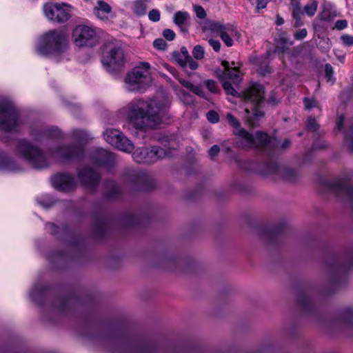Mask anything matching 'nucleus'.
<instances>
[{
    "label": "nucleus",
    "instance_id": "nucleus-45",
    "mask_svg": "<svg viewBox=\"0 0 353 353\" xmlns=\"http://www.w3.org/2000/svg\"><path fill=\"white\" fill-rule=\"evenodd\" d=\"M163 36L168 41H172L175 38V33L171 29H165L163 32Z\"/></svg>",
    "mask_w": 353,
    "mask_h": 353
},
{
    "label": "nucleus",
    "instance_id": "nucleus-18",
    "mask_svg": "<svg viewBox=\"0 0 353 353\" xmlns=\"http://www.w3.org/2000/svg\"><path fill=\"white\" fill-rule=\"evenodd\" d=\"M235 134L239 137L237 142L239 147L250 148L254 145V137L244 129H239L236 131Z\"/></svg>",
    "mask_w": 353,
    "mask_h": 353
},
{
    "label": "nucleus",
    "instance_id": "nucleus-19",
    "mask_svg": "<svg viewBox=\"0 0 353 353\" xmlns=\"http://www.w3.org/2000/svg\"><path fill=\"white\" fill-rule=\"evenodd\" d=\"M123 180L126 185L136 188L143 181V177L139 172L130 170L124 174Z\"/></svg>",
    "mask_w": 353,
    "mask_h": 353
},
{
    "label": "nucleus",
    "instance_id": "nucleus-2",
    "mask_svg": "<svg viewBox=\"0 0 353 353\" xmlns=\"http://www.w3.org/2000/svg\"><path fill=\"white\" fill-rule=\"evenodd\" d=\"M264 88L263 85L256 83L248 87L243 93V97L245 102H250L253 105L252 112L248 108L245 109L244 120L250 127H255L259 121L263 117L264 112L261 110V103L264 99Z\"/></svg>",
    "mask_w": 353,
    "mask_h": 353
},
{
    "label": "nucleus",
    "instance_id": "nucleus-36",
    "mask_svg": "<svg viewBox=\"0 0 353 353\" xmlns=\"http://www.w3.org/2000/svg\"><path fill=\"white\" fill-rule=\"evenodd\" d=\"M319 128L318 123L316 119L312 117H310L307 119V128L309 131L315 132Z\"/></svg>",
    "mask_w": 353,
    "mask_h": 353
},
{
    "label": "nucleus",
    "instance_id": "nucleus-54",
    "mask_svg": "<svg viewBox=\"0 0 353 353\" xmlns=\"http://www.w3.org/2000/svg\"><path fill=\"white\" fill-rule=\"evenodd\" d=\"M347 26V22L346 20H338L335 23V28L337 30H343L345 29Z\"/></svg>",
    "mask_w": 353,
    "mask_h": 353
},
{
    "label": "nucleus",
    "instance_id": "nucleus-1",
    "mask_svg": "<svg viewBox=\"0 0 353 353\" xmlns=\"http://www.w3.org/2000/svg\"><path fill=\"white\" fill-rule=\"evenodd\" d=\"M168 105V102L155 99H137L130 102L123 110L133 127L145 131L156 128L162 122V115Z\"/></svg>",
    "mask_w": 353,
    "mask_h": 353
},
{
    "label": "nucleus",
    "instance_id": "nucleus-50",
    "mask_svg": "<svg viewBox=\"0 0 353 353\" xmlns=\"http://www.w3.org/2000/svg\"><path fill=\"white\" fill-rule=\"evenodd\" d=\"M220 152V147L217 145H214L209 150L208 153L212 159L214 158Z\"/></svg>",
    "mask_w": 353,
    "mask_h": 353
},
{
    "label": "nucleus",
    "instance_id": "nucleus-44",
    "mask_svg": "<svg viewBox=\"0 0 353 353\" xmlns=\"http://www.w3.org/2000/svg\"><path fill=\"white\" fill-rule=\"evenodd\" d=\"M194 10L199 19H204L206 17V12L202 6L195 5L194 6Z\"/></svg>",
    "mask_w": 353,
    "mask_h": 353
},
{
    "label": "nucleus",
    "instance_id": "nucleus-15",
    "mask_svg": "<svg viewBox=\"0 0 353 353\" xmlns=\"http://www.w3.org/2000/svg\"><path fill=\"white\" fill-rule=\"evenodd\" d=\"M332 190L341 197L353 201V188L345 180H339L332 184Z\"/></svg>",
    "mask_w": 353,
    "mask_h": 353
},
{
    "label": "nucleus",
    "instance_id": "nucleus-55",
    "mask_svg": "<svg viewBox=\"0 0 353 353\" xmlns=\"http://www.w3.org/2000/svg\"><path fill=\"white\" fill-rule=\"evenodd\" d=\"M4 168L7 170H11V171H14V170H17V168H16L15 165L14 164V163L12 161H11L10 160H8L3 165Z\"/></svg>",
    "mask_w": 353,
    "mask_h": 353
},
{
    "label": "nucleus",
    "instance_id": "nucleus-41",
    "mask_svg": "<svg viewBox=\"0 0 353 353\" xmlns=\"http://www.w3.org/2000/svg\"><path fill=\"white\" fill-rule=\"evenodd\" d=\"M148 18L150 21L157 22L160 20V12L159 10L153 9L148 13Z\"/></svg>",
    "mask_w": 353,
    "mask_h": 353
},
{
    "label": "nucleus",
    "instance_id": "nucleus-42",
    "mask_svg": "<svg viewBox=\"0 0 353 353\" xmlns=\"http://www.w3.org/2000/svg\"><path fill=\"white\" fill-rule=\"evenodd\" d=\"M153 46L158 50H165L167 47L166 42L162 39H157L154 41Z\"/></svg>",
    "mask_w": 353,
    "mask_h": 353
},
{
    "label": "nucleus",
    "instance_id": "nucleus-43",
    "mask_svg": "<svg viewBox=\"0 0 353 353\" xmlns=\"http://www.w3.org/2000/svg\"><path fill=\"white\" fill-rule=\"evenodd\" d=\"M174 57L179 65L182 68L187 67V59L185 57L174 53Z\"/></svg>",
    "mask_w": 353,
    "mask_h": 353
},
{
    "label": "nucleus",
    "instance_id": "nucleus-59",
    "mask_svg": "<svg viewBox=\"0 0 353 353\" xmlns=\"http://www.w3.org/2000/svg\"><path fill=\"white\" fill-rule=\"evenodd\" d=\"M179 82L186 88L190 89V88L192 85V83L188 81H186L185 79H179Z\"/></svg>",
    "mask_w": 353,
    "mask_h": 353
},
{
    "label": "nucleus",
    "instance_id": "nucleus-27",
    "mask_svg": "<svg viewBox=\"0 0 353 353\" xmlns=\"http://www.w3.org/2000/svg\"><path fill=\"white\" fill-rule=\"evenodd\" d=\"M225 76L232 80L234 83H239L241 80V72L236 67H233L231 70H229V72H228Z\"/></svg>",
    "mask_w": 353,
    "mask_h": 353
},
{
    "label": "nucleus",
    "instance_id": "nucleus-38",
    "mask_svg": "<svg viewBox=\"0 0 353 353\" xmlns=\"http://www.w3.org/2000/svg\"><path fill=\"white\" fill-rule=\"evenodd\" d=\"M317 19L321 21H329L332 19L331 13L329 10H323L321 12H320Z\"/></svg>",
    "mask_w": 353,
    "mask_h": 353
},
{
    "label": "nucleus",
    "instance_id": "nucleus-48",
    "mask_svg": "<svg viewBox=\"0 0 353 353\" xmlns=\"http://www.w3.org/2000/svg\"><path fill=\"white\" fill-rule=\"evenodd\" d=\"M208 43L215 52H219L221 49V43L219 41L210 39L208 40Z\"/></svg>",
    "mask_w": 353,
    "mask_h": 353
},
{
    "label": "nucleus",
    "instance_id": "nucleus-49",
    "mask_svg": "<svg viewBox=\"0 0 353 353\" xmlns=\"http://www.w3.org/2000/svg\"><path fill=\"white\" fill-rule=\"evenodd\" d=\"M345 318L348 323H353V309L348 308L345 310Z\"/></svg>",
    "mask_w": 353,
    "mask_h": 353
},
{
    "label": "nucleus",
    "instance_id": "nucleus-33",
    "mask_svg": "<svg viewBox=\"0 0 353 353\" xmlns=\"http://www.w3.org/2000/svg\"><path fill=\"white\" fill-rule=\"evenodd\" d=\"M204 48L200 45L194 46L192 50L193 57L197 60L202 59L204 57Z\"/></svg>",
    "mask_w": 353,
    "mask_h": 353
},
{
    "label": "nucleus",
    "instance_id": "nucleus-22",
    "mask_svg": "<svg viewBox=\"0 0 353 353\" xmlns=\"http://www.w3.org/2000/svg\"><path fill=\"white\" fill-rule=\"evenodd\" d=\"M111 12V7L107 3L99 1L97 6L94 8V14L99 19H107V15Z\"/></svg>",
    "mask_w": 353,
    "mask_h": 353
},
{
    "label": "nucleus",
    "instance_id": "nucleus-61",
    "mask_svg": "<svg viewBox=\"0 0 353 353\" xmlns=\"http://www.w3.org/2000/svg\"><path fill=\"white\" fill-rule=\"evenodd\" d=\"M284 23V20L283 19L279 16V15H277L276 16V23L277 26H281L282 24H283Z\"/></svg>",
    "mask_w": 353,
    "mask_h": 353
},
{
    "label": "nucleus",
    "instance_id": "nucleus-9",
    "mask_svg": "<svg viewBox=\"0 0 353 353\" xmlns=\"http://www.w3.org/2000/svg\"><path fill=\"white\" fill-rule=\"evenodd\" d=\"M72 38L77 46L92 47L97 43V36L95 30L88 26L79 25L72 31Z\"/></svg>",
    "mask_w": 353,
    "mask_h": 353
},
{
    "label": "nucleus",
    "instance_id": "nucleus-6",
    "mask_svg": "<svg viewBox=\"0 0 353 353\" xmlns=\"http://www.w3.org/2000/svg\"><path fill=\"white\" fill-rule=\"evenodd\" d=\"M17 152L34 168H44L48 165L43 150L26 139L18 142Z\"/></svg>",
    "mask_w": 353,
    "mask_h": 353
},
{
    "label": "nucleus",
    "instance_id": "nucleus-28",
    "mask_svg": "<svg viewBox=\"0 0 353 353\" xmlns=\"http://www.w3.org/2000/svg\"><path fill=\"white\" fill-rule=\"evenodd\" d=\"M283 178L288 182H294L298 179V174L293 170L285 169L282 171Z\"/></svg>",
    "mask_w": 353,
    "mask_h": 353
},
{
    "label": "nucleus",
    "instance_id": "nucleus-37",
    "mask_svg": "<svg viewBox=\"0 0 353 353\" xmlns=\"http://www.w3.org/2000/svg\"><path fill=\"white\" fill-rule=\"evenodd\" d=\"M303 103L306 110H310L312 108L318 106L316 101L313 98L305 97L303 99Z\"/></svg>",
    "mask_w": 353,
    "mask_h": 353
},
{
    "label": "nucleus",
    "instance_id": "nucleus-46",
    "mask_svg": "<svg viewBox=\"0 0 353 353\" xmlns=\"http://www.w3.org/2000/svg\"><path fill=\"white\" fill-rule=\"evenodd\" d=\"M307 34V31L305 28L301 29L294 33V38L297 40L303 39Z\"/></svg>",
    "mask_w": 353,
    "mask_h": 353
},
{
    "label": "nucleus",
    "instance_id": "nucleus-40",
    "mask_svg": "<svg viewBox=\"0 0 353 353\" xmlns=\"http://www.w3.org/2000/svg\"><path fill=\"white\" fill-rule=\"evenodd\" d=\"M208 120L213 123H217L219 120L218 113L214 110H210L207 114Z\"/></svg>",
    "mask_w": 353,
    "mask_h": 353
},
{
    "label": "nucleus",
    "instance_id": "nucleus-25",
    "mask_svg": "<svg viewBox=\"0 0 353 353\" xmlns=\"http://www.w3.org/2000/svg\"><path fill=\"white\" fill-rule=\"evenodd\" d=\"M146 0H136L134 1L132 11L134 14L138 16L144 15L146 12Z\"/></svg>",
    "mask_w": 353,
    "mask_h": 353
},
{
    "label": "nucleus",
    "instance_id": "nucleus-14",
    "mask_svg": "<svg viewBox=\"0 0 353 353\" xmlns=\"http://www.w3.org/2000/svg\"><path fill=\"white\" fill-rule=\"evenodd\" d=\"M52 183L56 188L64 191L71 190L75 186L74 177L68 174H57L52 178Z\"/></svg>",
    "mask_w": 353,
    "mask_h": 353
},
{
    "label": "nucleus",
    "instance_id": "nucleus-57",
    "mask_svg": "<svg viewBox=\"0 0 353 353\" xmlns=\"http://www.w3.org/2000/svg\"><path fill=\"white\" fill-rule=\"evenodd\" d=\"M270 0H257L256 8L258 10L265 8Z\"/></svg>",
    "mask_w": 353,
    "mask_h": 353
},
{
    "label": "nucleus",
    "instance_id": "nucleus-47",
    "mask_svg": "<svg viewBox=\"0 0 353 353\" xmlns=\"http://www.w3.org/2000/svg\"><path fill=\"white\" fill-rule=\"evenodd\" d=\"M190 90L192 91L193 93L197 94L199 97H201L203 98L205 97L204 92H203V89L199 86L194 85L192 84Z\"/></svg>",
    "mask_w": 353,
    "mask_h": 353
},
{
    "label": "nucleus",
    "instance_id": "nucleus-34",
    "mask_svg": "<svg viewBox=\"0 0 353 353\" xmlns=\"http://www.w3.org/2000/svg\"><path fill=\"white\" fill-rule=\"evenodd\" d=\"M222 86L228 94L238 96L237 91L233 88L230 82L227 81H223Z\"/></svg>",
    "mask_w": 353,
    "mask_h": 353
},
{
    "label": "nucleus",
    "instance_id": "nucleus-60",
    "mask_svg": "<svg viewBox=\"0 0 353 353\" xmlns=\"http://www.w3.org/2000/svg\"><path fill=\"white\" fill-rule=\"evenodd\" d=\"M222 65L225 68V73L223 74L225 76V74H227L228 72H229V70H231L232 68L229 67V63L227 61H222Z\"/></svg>",
    "mask_w": 353,
    "mask_h": 353
},
{
    "label": "nucleus",
    "instance_id": "nucleus-63",
    "mask_svg": "<svg viewBox=\"0 0 353 353\" xmlns=\"http://www.w3.org/2000/svg\"><path fill=\"white\" fill-rule=\"evenodd\" d=\"M49 227H50V230L52 232H55L56 230H57V227L53 224V223H50L48 225Z\"/></svg>",
    "mask_w": 353,
    "mask_h": 353
},
{
    "label": "nucleus",
    "instance_id": "nucleus-53",
    "mask_svg": "<svg viewBox=\"0 0 353 353\" xmlns=\"http://www.w3.org/2000/svg\"><path fill=\"white\" fill-rule=\"evenodd\" d=\"M352 136L346 137L345 143L350 150L353 152V126L351 129Z\"/></svg>",
    "mask_w": 353,
    "mask_h": 353
},
{
    "label": "nucleus",
    "instance_id": "nucleus-12",
    "mask_svg": "<svg viewBox=\"0 0 353 353\" xmlns=\"http://www.w3.org/2000/svg\"><path fill=\"white\" fill-rule=\"evenodd\" d=\"M84 150L82 146L62 145L58 148L50 150V155L59 161L79 159L83 155Z\"/></svg>",
    "mask_w": 353,
    "mask_h": 353
},
{
    "label": "nucleus",
    "instance_id": "nucleus-13",
    "mask_svg": "<svg viewBox=\"0 0 353 353\" xmlns=\"http://www.w3.org/2000/svg\"><path fill=\"white\" fill-rule=\"evenodd\" d=\"M30 134L33 139L37 141L50 139H59L61 137L60 130L55 127L36 126L30 130Z\"/></svg>",
    "mask_w": 353,
    "mask_h": 353
},
{
    "label": "nucleus",
    "instance_id": "nucleus-29",
    "mask_svg": "<svg viewBox=\"0 0 353 353\" xmlns=\"http://www.w3.org/2000/svg\"><path fill=\"white\" fill-rule=\"evenodd\" d=\"M291 5L292 6V15L293 17L303 16L300 3L296 0H292Z\"/></svg>",
    "mask_w": 353,
    "mask_h": 353
},
{
    "label": "nucleus",
    "instance_id": "nucleus-35",
    "mask_svg": "<svg viewBox=\"0 0 353 353\" xmlns=\"http://www.w3.org/2000/svg\"><path fill=\"white\" fill-rule=\"evenodd\" d=\"M325 74L327 81L332 83L334 81V78L333 77L334 70L330 64L327 63L325 65Z\"/></svg>",
    "mask_w": 353,
    "mask_h": 353
},
{
    "label": "nucleus",
    "instance_id": "nucleus-64",
    "mask_svg": "<svg viewBox=\"0 0 353 353\" xmlns=\"http://www.w3.org/2000/svg\"><path fill=\"white\" fill-rule=\"evenodd\" d=\"M290 143H291V142H290V141H289V140H285V141L283 142V144L282 147H283V148H287L288 145H290Z\"/></svg>",
    "mask_w": 353,
    "mask_h": 353
},
{
    "label": "nucleus",
    "instance_id": "nucleus-17",
    "mask_svg": "<svg viewBox=\"0 0 353 353\" xmlns=\"http://www.w3.org/2000/svg\"><path fill=\"white\" fill-rule=\"evenodd\" d=\"M227 28L230 29L229 31L225 30L219 34V37L223 41V43L228 47H232L233 46V39H239L241 37V33L237 30L236 28L232 24H227Z\"/></svg>",
    "mask_w": 353,
    "mask_h": 353
},
{
    "label": "nucleus",
    "instance_id": "nucleus-5",
    "mask_svg": "<svg viewBox=\"0 0 353 353\" xmlns=\"http://www.w3.org/2000/svg\"><path fill=\"white\" fill-rule=\"evenodd\" d=\"M67 46V35L59 30H50L41 39L37 51L43 55L62 52Z\"/></svg>",
    "mask_w": 353,
    "mask_h": 353
},
{
    "label": "nucleus",
    "instance_id": "nucleus-32",
    "mask_svg": "<svg viewBox=\"0 0 353 353\" xmlns=\"http://www.w3.org/2000/svg\"><path fill=\"white\" fill-rule=\"evenodd\" d=\"M226 119H227V121L228 122V123L232 126L234 128L236 129L237 131L241 129V123L239 121V120L235 117H234L232 114L230 113H228L227 115H226Z\"/></svg>",
    "mask_w": 353,
    "mask_h": 353
},
{
    "label": "nucleus",
    "instance_id": "nucleus-31",
    "mask_svg": "<svg viewBox=\"0 0 353 353\" xmlns=\"http://www.w3.org/2000/svg\"><path fill=\"white\" fill-rule=\"evenodd\" d=\"M203 83L210 92L215 94L219 92V87L215 81L208 79L205 81Z\"/></svg>",
    "mask_w": 353,
    "mask_h": 353
},
{
    "label": "nucleus",
    "instance_id": "nucleus-30",
    "mask_svg": "<svg viewBox=\"0 0 353 353\" xmlns=\"http://www.w3.org/2000/svg\"><path fill=\"white\" fill-rule=\"evenodd\" d=\"M317 7L318 2L316 1H313L312 3H307L305 6L304 11L308 16L312 17L316 13Z\"/></svg>",
    "mask_w": 353,
    "mask_h": 353
},
{
    "label": "nucleus",
    "instance_id": "nucleus-16",
    "mask_svg": "<svg viewBox=\"0 0 353 353\" xmlns=\"http://www.w3.org/2000/svg\"><path fill=\"white\" fill-rule=\"evenodd\" d=\"M78 176L83 185L90 188L94 186L99 179L97 172L87 168L79 171Z\"/></svg>",
    "mask_w": 353,
    "mask_h": 353
},
{
    "label": "nucleus",
    "instance_id": "nucleus-39",
    "mask_svg": "<svg viewBox=\"0 0 353 353\" xmlns=\"http://www.w3.org/2000/svg\"><path fill=\"white\" fill-rule=\"evenodd\" d=\"M319 46L325 51L329 50L331 48L330 39L327 37H322L319 43Z\"/></svg>",
    "mask_w": 353,
    "mask_h": 353
},
{
    "label": "nucleus",
    "instance_id": "nucleus-56",
    "mask_svg": "<svg viewBox=\"0 0 353 353\" xmlns=\"http://www.w3.org/2000/svg\"><path fill=\"white\" fill-rule=\"evenodd\" d=\"M302 17L303 16H299V17H293V19L294 21V26L296 28L301 26L303 23L302 21Z\"/></svg>",
    "mask_w": 353,
    "mask_h": 353
},
{
    "label": "nucleus",
    "instance_id": "nucleus-8",
    "mask_svg": "<svg viewBox=\"0 0 353 353\" xmlns=\"http://www.w3.org/2000/svg\"><path fill=\"white\" fill-rule=\"evenodd\" d=\"M19 116L14 107L8 103H0V130L11 132L19 125Z\"/></svg>",
    "mask_w": 353,
    "mask_h": 353
},
{
    "label": "nucleus",
    "instance_id": "nucleus-51",
    "mask_svg": "<svg viewBox=\"0 0 353 353\" xmlns=\"http://www.w3.org/2000/svg\"><path fill=\"white\" fill-rule=\"evenodd\" d=\"M341 39L345 45L348 46H353V37L352 36L345 34V35H343Z\"/></svg>",
    "mask_w": 353,
    "mask_h": 353
},
{
    "label": "nucleus",
    "instance_id": "nucleus-52",
    "mask_svg": "<svg viewBox=\"0 0 353 353\" xmlns=\"http://www.w3.org/2000/svg\"><path fill=\"white\" fill-rule=\"evenodd\" d=\"M187 59V66H188L192 70H196L199 66L197 62L195 61L191 56Z\"/></svg>",
    "mask_w": 353,
    "mask_h": 353
},
{
    "label": "nucleus",
    "instance_id": "nucleus-3",
    "mask_svg": "<svg viewBox=\"0 0 353 353\" xmlns=\"http://www.w3.org/2000/svg\"><path fill=\"white\" fill-rule=\"evenodd\" d=\"M160 142L163 148L153 146L150 148H137L132 154L133 159L139 163L152 164L169 157L171 154L170 150L176 149L177 143L174 139L163 138Z\"/></svg>",
    "mask_w": 353,
    "mask_h": 353
},
{
    "label": "nucleus",
    "instance_id": "nucleus-24",
    "mask_svg": "<svg viewBox=\"0 0 353 353\" xmlns=\"http://www.w3.org/2000/svg\"><path fill=\"white\" fill-rule=\"evenodd\" d=\"M254 145L257 148H262L265 145L270 141V137L268 134L262 132H257L254 137Z\"/></svg>",
    "mask_w": 353,
    "mask_h": 353
},
{
    "label": "nucleus",
    "instance_id": "nucleus-4",
    "mask_svg": "<svg viewBox=\"0 0 353 353\" xmlns=\"http://www.w3.org/2000/svg\"><path fill=\"white\" fill-rule=\"evenodd\" d=\"M150 65L141 62L128 73L125 79L126 87L130 91H140L149 87L152 81Z\"/></svg>",
    "mask_w": 353,
    "mask_h": 353
},
{
    "label": "nucleus",
    "instance_id": "nucleus-20",
    "mask_svg": "<svg viewBox=\"0 0 353 353\" xmlns=\"http://www.w3.org/2000/svg\"><path fill=\"white\" fill-rule=\"evenodd\" d=\"M96 162L99 164L107 165L114 160L112 154L106 150L99 148L96 150Z\"/></svg>",
    "mask_w": 353,
    "mask_h": 353
},
{
    "label": "nucleus",
    "instance_id": "nucleus-11",
    "mask_svg": "<svg viewBox=\"0 0 353 353\" xmlns=\"http://www.w3.org/2000/svg\"><path fill=\"white\" fill-rule=\"evenodd\" d=\"M103 137L108 143L121 151L131 152L134 149L132 143L118 130L108 129Z\"/></svg>",
    "mask_w": 353,
    "mask_h": 353
},
{
    "label": "nucleus",
    "instance_id": "nucleus-62",
    "mask_svg": "<svg viewBox=\"0 0 353 353\" xmlns=\"http://www.w3.org/2000/svg\"><path fill=\"white\" fill-rule=\"evenodd\" d=\"M343 118L342 117H339L337 121V128L339 130H341L343 127Z\"/></svg>",
    "mask_w": 353,
    "mask_h": 353
},
{
    "label": "nucleus",
    "instance_id": "nucleus-10",
    "mask_svg": "<svg viewBox=\"0 0 353 353\" xmlns=\"http://www.w3.org/2000/svg\"><path fill=\"white\" fill-rule=\"evenodd\" d=\"M71 6L66 3H49L43 6L46 17L52 21L63 23L70 17Z\"/></svg>",
    "mask_w": 353,
    "mask_h": 353
},
{
    "label": "nucleus",
    "instance_id": "nucleus-26",
    "mask_svg": "<svg viewBox=\"0 0 353 353\" xmlns=\"http://www.w3.org/2000/svg\"><path fill=\"white\" fill-rule=\"evenodd\" d=\"M277 42L280 46L275 47L274 52L276 53H283L286 49L285 46L292 44L285 33H283L279 36Z\"/></svg>",
    "mask_w": 353,
    "mask_h": 353
},
{
    "label": "nucleus",
    "instance_id": "nucleus-23",
    "mask_svg": "<svg viewBox=\"0 0 353 353\" xmlns=\"http://www.w3.org/2000/svg\"><path fill=\"white\" fill-rule=\"evenodd\" d=\"M204 28L219 36L222 32V31L225 30L228 31L230 30V29L227 28V24H223L219 21H208L206 23Z\"/></svg>",
    "mask_w": 353,
    "mask_h": 353
},
{
    "label": "nucleus",
    "instance_id": "nucleus-21",
    "mask_svg": "<svg viewBox=\"0 0 353 353\" xmlns=\"http://www.w3.org/2000/svg\"><path fill=\"white\" fill-rule=\"evenodd\" d=\"M190 19V14L187 12L178 11L174 15V23L177 25L182 31H187V22Z\"/></svg>",
    "mask_w": 353,
    "mask_h": 353
},
{
    "label": "nucleus",
    "instance_id": "nucleus-7",
    "mask_svg": "<svg viewBox=\"0 0 353 353\" xmlns=\"http://www.w3.org/2000/svg\"><path fill=\"white\" fill-rule=\"evenodd\" d=\"M125 59L123 50L119 43H109L105 45L102 57V63L110 72L120 70Z\"/></svg>",
    "mask_w": 353,
    "mask_h": 353
},
{
    "label": "nucleus",
    "instance_id": "nucleus-58",
    "mask_svg": "<svg viewBox=\"0 0 353 353\" xmlns=\"http://www.w3.org/2000/svg\"><path fill=\"white\" fill-rule=\"evenodd\" d=\"M174 53L177 54H180L183 57H185V58H186V59L190 57L188 53V51L185 47H182L181 48L180 52H174Z\"/></svg>",
    "mask_w": 353,
    "mask_h": 353
}]
</instances>
